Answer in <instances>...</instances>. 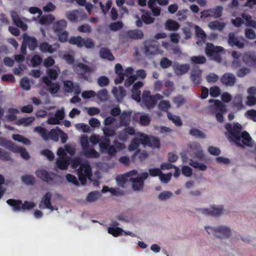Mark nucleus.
Here are the masks:
<instances>
[{
    "label": "nucleus",
    "mask_w": 256,
    "mask_h": 256,
    "mask_svg": "<svg viewBox=\"0 0 256 256\" xmlns=\"http://www.w3.org/2000/svg\"><path fill=\"white\" fill-rule=\"evenodd\" d=\"M225 127L228 130L226 135L228 140L237 146H252L253 144V141L247 132H240L242 126L238 123L227 124Z\"/></svg>",
    "instance_id": "obj_1"
},
{
    "label": "nucleus",
    "mask_w": 256,
    "mask_h": 256,
    "mask_svg": "<svg viewBox=\"0 0 256 256\" xmlns=\"http://www.w3.org/2000/svg\"><path fill=\"white\" fill-rule=\"evenodd\" d=\"M148 176V173L146 172H138L136 170H132L118 176L116 180L117 184L120 186H123L126 182L130 181L134 190H140L143 188L144 181Z\"/></svg>",
    "instance_id": "obj_2"
},
{
    "label": "nucleus",
    "mask_w": 256,
    "mask_h": 256,
    "mask_svg": "<svg viewBox=\"0 0 256 256\" xmlns=\"http://www.w3.org/2000/svg\"><path fill=\"white\" fill-rule=\"evenodd\" d=\"M204 230L208 234L220 240L230 238L234 232V230L230 226L225 224L215 226H204Z\"/></svg>",
    "instance_id": "obj_3"
},
{
    "label": "nucleus",
    "mask_w": 256,
    "mask_h": 256,
    "mask_svg": "<svg viewBox=\"0 0 256 256\" xmlns=\"http://www.w3.org/2000/svg\"><path fill=\"white\" fill-rule=\"evenodd\" d=\"M71 165L73 168L77 170V174L81 183L84 184L87 179H90L92 176V168L88 161L82 162L80 158H76L71 162Z\"/></svg>",
    "instance_id": "obj_4"
},
{
    "label": "nucleus",
    "mask_w": 256,
    "mask_h": 256,
    "mask_svg": "<svg viewBox=\"0 0 256 256\" xmlns=\"http://www.w3.org/2000/svg\"><path fill=\"white\" fill-rule=\"evenodd\" d=\"M144 146H148L153 148H158L160 146L159 140L153 136H148L144 134L138 132L136 134V136L131 142L128 147L130 151H133L137 150L139 146V142L138 140Z\"/></svg>",
    "instance_id": "obj_5"
},
{
    "label": "nucleus",
    "mask_w": 256,
    "mask_h": 256,
    "mask_svg": "<svg viewBox=\"0 0 256 256\" xmlns=\"http://www.w3.org/2000/svg\"><path fill=\"white\" fill-rule=\"evenodd\" d=\"M66 152L70 156H73L75 153V146L71 144H67L64 148H60L57 151L58 158L56 160V166L61 170H66L68 168L70 158L66 156Z\"/></svg>",
    "instance_id": "obj_6"
},
{
    "label": "nucleus",
    "mask_w": 256,
    "mask_h": 256,
    "mask_svg": "<svg viewBox=\"0 0 256 256\" xmlns=\"http://www.w3.org/2000/svg\"><path fill=\"white\" fill-rule=\"evenodd\" d=\"M6 203L12 207L14 212L25 211L33 208L36 206V204L33 202L24 201L22 202L20 200L9 199Z\"/></svg>",
    "instance_id": "obj_7"
},
{
    "label": "nucleus",
    "mask_w": 256,
    "mask_h": 256,
    "mask_svg": "<svg viewBox=\"0 0 256 256\" xmlns=\"http://www.w3.org/2000/svg\"><path fill=\"white\" fill-rule=\"evenodd\" d=\"M134 69L131 67H128L125 69V75L126 78L125 81V86H128L132 84L138 78H144L146 76V72L143 70H139L136 71V74H132Z\"/></svg>",
    "instance_id": "obj_8"
},
{
    "label": "nucleus",
    "mask_w": 256,
    "mask_h": 256,
    "mask_svg": "<svg viewBox=\"0 0 256 256\" xmlns=\"http://www.w3.org/2000/svg\"><path fill=\"white\" fill-rule=\"evenodd\" d=\"M80 143L84 154L88 158H98L99 154L91 146L88 142V136L83 135L80 137Z\"/></svg>",
    "instance_id": "obj_9"
},
{
    "label": "nucleus",
    "mask_w": 256,
    "mask_h": 256,
    "mask_svg": "<svg viewBox=\"0 0 256 256\" xmlns=\"http://www.w3.org/2000/svg\"><path fill=\"white\" fill-rule=\"evenodd\" d=\"M60 130V129L58 127L52 130L48 133L46 128L40 126L36 127L34 130V132L38 134L44 140L50 138L54 141L58 140Z\"/></svg>",
    "instance_id": "obj_10"
},
{
    "label": "nucleus",
    "mask_w": 256,
    "mask_h": 256,
    "mask_svg": "<svg viewBox=\"0 0 256 256\" xmlns=\"http://www.w3.org/2000/svg\"><path fill=\"white\" fill-rule=\"evenodd\" d=\"M224 50L222 47L220 46H215L211 43L206 44L205 48L206 55L211 60H214L218 62L221 61V58L218 53L224 52Z\"/></svg>",
    "instance_id": "obj_11"
},
{
    "label": "nucleus",
    "mask_w": 256,
    "mask_h": 256,
    "mask_svg": "<svg viewBox=\"0 0 256 256\" xmlns=\"http://www.w3.org/2000/svg\"><path fill=\"white\" fill-rule=\"evenodd\" d=\"M163 96L160 94L151 96L149 90H144L142 94V103L148 108H152L156 104V100H161Z\"/></svg>",
    "instance_id": "obj_12"
},
{
    "label": "nucleus",
    "mask_w": 256,
    "mask_h": 256,
    "mask_svg": "<svg viewBox=\"0 0 256 256\" xmlns=\"http://www.w3.org/2000/svg\"><path fill=\"white\" fill-rule=\"evenodd\" d=\"M64 58L68 63L72 64V68L74 70L81 74H84L86 72H92V70L90 67L84 64L78 63L74 64V56L70 54H64Z\"/></svg>",
    "instance_id": "obj_13"
},
{
    "label": "nucleus",
    "mask_w": 256,
    "mask_h": 256,
    "mask_svg": "<svg viewBox=\"0 0 256 256\" xmlns=\"http://www.w3.org/2000/svg\"><path fill=\"white\" fill-rule=\"evenodd\" d=\"M66 21L60 20L54 24V30L58 37L59 40L62 42L68 41V33L67 31L63 30V28L66 26Z\"/></svg>",
    "instance_id": "obj_14"
},
{
    "label": "nucleus",
    "mask_w": 256,
    "mask_h": 256,
    "mask_svg": "<svg viewBox=\"0 0 256 256\" xmlns=\"http://www.w3.org/2000/svg\"><path fill=\"white\" fill-rule=\"evenodd\" d=\"M242 18L238 17L235 19H232V23L236 27H240L244 23L243 19L246 21V25L256 28V21L252 20V16L246 14H242Z\"/></svg>",
    "instance_id": "obj_15"
},
{
    "label": "nucleus",
    "mask_w": 256,
    "mask_h": 256,
    "mask_svg": "<svg viewBox=\"0 0 256 256\" xmlns=\"http://www.w3.org/2000/svg\"><path fill=\"white\" fill-rule=\"evenodd\" d=\"M144 52L148 56L162 53L158 48V44L155 40L146 42L144 47Z\"/></svg>",
    "instance_id": "obj_16"
},
{
    "label": "nucleus",
    "mask_w": 256,
    "mask_h": 256,
    "mask_svg": "<svg viewBox=\"0 0 256 256\" xmlns=\"http://www.w3.org/2000/svg\"><path fill=\"white\" fill-rule=\"evenodd\" d=\"M210 103L214 102L213 108L217 112L216 116V120L219 122L223 121L222 114L226 112V106L223 104L220 101L216 100H209Z\"/></svg>",
    "instance_id": "obj_17"
},
{
    "label": "nucleus",
    "mask_w": 256,
    "mask_h": 256,
    "mask_svg": "<svg viewBox=\"0 0 256 256\" xmlns=\"http://www.w3.org/2000/svg\"><path fill=\"white\" fill-rule=\"evenodd\" d=\"M100 148L102 152L106 153L111 156H114L117 152L115 145L110 144L108 138H106V141L100 143Z\"/></svg>",
    "instance_id": "obj_18"
},
{
    "label": "nucleus",
    "mask_w": 256,
    "mask_h": 256,
    "mask_svg": "<svg viewBox=\"0 0 256 256\" xmlns=\"http://www.w3.org/2000/svg\"><path fill=\"white\" fill-rule=\"evenodd\" d=\"M24 44L27 45L30 50H33L36 46V40L34 38L29 36L25 34L24 35V44L21 48V52L24 54L26 53Z\"/></svg>",
    "instance_id": "obj_19"
},
{
    "label": "nucleus",
    "mask_w": 256,
    "mask_h": 256,
    "mask_svg": "<svg viewBox=\"0 0 256 256\" xmlns=\"http://www.w3.org/2000/svg\"><path fill=\"white\" fill-rule=\"evenodd\" d=\"M118 224L117 222L112 220L108 228V232L114 237H118L122 236L124 230L118 227Z\"/></svg>",
    "instance_id": "obj_20"
},
{
    "label": "nucleus",
    "mask_w": 256,
    "mask_h": 256,
    "mask_svg": "<svg viewBox=\"0 0 256 256\" xmlns=\"http://www.w3.org/2000/svg\"><path fill=\"white\" fill-rule=\"evenodd\" d=\"M52 197V194L50 192H46L42 198L41 202L40 204L39 207L40 208H48L50 211L57 210V208H54L51 205L50 200Z\"/></svg>",
    "instance_id": "obj_21"
},
{
    "label": "nucleus",
    "mask_w": 256,
    "mask_h": 256,
    "mask_svg": "<svg viewBox=\"0 0 256 256\" xmlns=\"http://www.w3.org/2000/svg\"><path fill=\"white\" fill-rule=\"evenodd\" d=\"M64 109L62 108L56 111L54 116H50L47 120V122L49 124H59L60 121L64 118Z\"/></svg>",
    "instance_id": "obj_22"
},
{
    "label": "nucleus",
    "mask_w": 256,
    "mask_h": 256,
    "mask_svg": "<svg viewBox=\"0 0 256 256\" xmlns=\"http://www.w3.org/2000/svg\"><path fill=\"white\" fill-rule=\"evenodd\" d=\"M246 104L249 106L256 104V87L251 86L247 90Z\"/></svg>",
    "instance_id": "obj_23"
},
{
    "label": "nucleus",
    "mask_w": 256,
    "mask_h": 256,
    "mask_svg": "<svg viewBox=\"0 0 256 256\" xmlns=\"http://www.w3.org/2000/svg\"><path fill=\"white\" fill-rule=\"evenodd\" d=\"M64 86L65 90L68 92H73L78 94L80 92V88L78 84H74L70 80L64 81Z\"/></svg>",
    "instance_id": "obj_24"
},
{
    "label": "nucleus",
    "mask_w": 256,
    "mask_h": 256,
    "mask_svg": "<svg viewBox=\"0 0 256 256\" xmlns=\"http://www.w3.org/2000/svg\"><path fill=\"white\" fill-rule=\"evenodd\" d=\"M144 86V83L141 82H138L135 83L132 90V98L137 102H140L141 98L140 96V88H142Z\"/></svg>",
    "instance_id": "obj_25"
},
{
    "label": "nucleus",
    "mask_w": 256,
    "mask_h": 256,
    "mask_svg": "<svg viewBox=\"0 0 256 256\" xmlns=\"http://www.w3.org/2000/svg\"><path fill=\"white\" fill-rule=\"evenodd\" d=\"M243 40L244 38H239L236 37L234 34L232 33L229 34L228 42L229 44L232 46H236L239 48H242L244 46Z\"/></svg>",
    "instance_id": "obj_26"
},
{
    "label": "nucleus",
    "mask_w": 256,
    "mask_h": 256,
    "mask_svg": "<svg viewBox=\"0 0 256 256\" xmlns=\"http://www.w3.org/2000/svg\"><path fill=\"white\" fill-rule=\"evenodd\" d=\"M205 212L213 216H218L223 214L224 212L222 206H211L204 210Z\"/></svg>",
    "instance_id": "obj_27"
},
{
    "label": "nucleus",
    "mask_w": 256,
    "mask_h": 256,
    "mask_svg": "<svg viewBox=\"0 0 256 256\" xmlns=\"http://www.w3.org/2000/svg\"><path fill=\"white\" fill-rule=\"evenodd\" d=\"M190 150L192 154L194 157L198 158H202L204 156V153L200 146L198 144H193L190 146Z\"/></svg>",
    "instance_id": "obj_28"
},
{
    "label": "nucleus",
    "mask_w": 256,
    "mask_h": 256,
    "mask_svg": "<svg viewBox=\"0 0 256 256\" xmlns=\"http://www.w3.org/2000/svg\"><path fill=\"white\" fill-rule=\"evenodd\" d=\"M174 72L178 75H181L186 73L190 68L188 64H174L172 66Z\"/></svg>",
    "instance_id": "obj_29"
},
{
    "label": "nucleus",
    "mask_w": 256,
    "mask_h": 256,
    "mask_svg": "<svg viewBox=\"0 0 256 256\" xmlns=\"http://www.w3.org/2000/svg\"><path fill=\"white\" fill-rule=\"evenodd\" d=\"M221 81L226 86H232L234 84L236 78L234 75L227 73L222 76Z\"/></svg>",
    "instance_id": "obj_30"
},
{
    "label": "nucleus",
    "mask_w": 256,
    "mask_h": 256,
    "mask_svg": "<svg viewBox=\"0 0 256 256\" xmlns=\"http://www.w3.org/2000/svg\"><path fill=\"white\" fill-rule=\"evenodd\" d=\"M115 72L118 74L117 78L114 80L115 83L116 84H118L122 82L124 78H126V75L125 71L124 72V73L122 72V66L120 64H118L116 65Z\"/></svg>",
    "instance_id": "obj_31"
},
{
    "label": "nucleus",
    "mask_w": 256,
    "mask_h": 256,
    "mask_svg": "<svg viewBox=\"0 0 256 256\" xmlns=\"http://www.w3.org/2000/svg\"><path fill=\"white\" fill-rule=\"evenodd\" d=\"M59 47V44H56L53 46L49 44L47 42H43L40 45V50L44 52L52 53L56 51Z\"/></svg>",
    "instance_id": "obj_32"
},
{
    "label": "nucleus",
    "mask_w": 256,
    "mask_h": 256,
    "mask_svg": "<svg viewBox=\"0 0 256 256\" xmlns=\"http://www.w3.org/2000/svg\"><path fill=\"white\" fill-rule=\"evenodd\" d=\"M36 176L44 181L50 182L52 180V176L44 169H40L36 172Z\"/></svg>",
    "instance_id": "obj_33"
},
{
    "label": "nucleus",
    "mask_w": 256,
    "mask_h": 256,
    "mask_svg": "<svg viewBox=\"0 0 256 256\" xmlns=\"http://www.w3.org/2000/svg\"><path fill=\"white\" fill-rule=\"evenodd\" d=\"M112 93L118 101L121 100L126 94L125 90L122 87L114 88Z\"/></svg>",
    "instance_id": "obj_34"
},
{
    "label": "nucleus",
    "mask_w": 256,
    "mask_h": 256,
    "mask_svg": "<svg viewBox=\"0 0 256 256\" xmlns=\"http://www.w3.org/2000/svg\"><path fill=\"white\" fill-rule=\"evenodd\" d=\"M226 24L222 22L215 20L210 22L208 24V28L212 30H222L225 28Z\"/></svg>",
    "instance_id": "obj_35"
},
{
    "label": "nucleus",
    "mask_w": 256,
    "mask_h": 256,
    "mask_svg": "<svg viewBox=\"0 0 256 256\" xmlns=\"http://www.w3.org/2000/svg\"><path fill=\"white\" fill-rule=\"evenodd\" d=\"M11 16L14 23L18 26L22 28L24 30L27 29L28 26L21 20L16 12H11Z\"/></svg>",
    "instance_id": "obj_36"
},
{
    "label": "nucleus",
    "mask_w": 256,
    "mask_h": 256,
    "mask_svg": "<svg viewBox=\"0 0 256 256\" xmlns=\"http://www.w3.org/2000/svg\"><path fill=\"white\" fill-rule=\"evenodd\" d=\"M44 83L49 86L50 92L52 94H54L58 92L60 89V86L58 84H52L50 80L45 76L43 78Z\"/></svg>",
    "instance_id": "obj_37"
},
{
    "label": "nucleus",
    "mask_w": 256,
    "mask_h": 256,
    "mask_svg": "<svg viewBox=\"0 0 256 256\" xmlns=\"http://www.w3.org/2000/svg\"><path fill=\"white\" fill-rule=\"evenodd\" d=\"M19 112V110L16 108H9L8 109V114L5 116V120L8 122L16 120V114Z\"/></svg>",
    "instance_id": "obj_38"
},
{
    "label": "nucleus",
    "mask_w": 256,
    "mask_h": 256,
    "mask_svg": "<svg viewBox=\"0 0 256 256\" xmlns=\"http://www.w3.org/2000/svg\"><path fill=\"white\" fill-rule=\"evenodd\" d=\"M130 112H123L120 116V126H126L130 124Z\"/></svg>",
    "instance_id": "obj_39"
},
{
    "label": "nucleus",
    "mask_w": 256,
    "mask_h": 256,
    "mask_svg": "<svg viewBox=\"0 0 256 256\" xmlns=\"http://www.w3.org/2000/svg\"><path fill=\"white\" fill-rule=\"evenodd\" d=\"M243 96L240 94H236L232 102L233 106L236 107L238 110H240L244 108V105L242 102Z\"/></svg>",
    "instance_id": "obj_40"
},
{
    "label": "nucleus",
    "mask_w": 256,
    "mask_h": 256,
    "mask_svg": "<svg viewBox=\"0 0 256 256\" xmlns=\"http://www.w3.org/2000/svg\"><path fill=\"white\" fill-rule=\"evenodd\" d=\"M165 28L169 30H176L180 28V25L176 22L168 19L165 23Z\"/></svg>",
    "instance_id": "obj_41"
},
{
    "label": "nucleus",
    "mask_w": 256,
    "mask_h": 256,
    "mask_svg": "<svg viewBox=\"0 0 256 256\" xmlns=\"http://www.w3.org/2000/svg\"><path fill=\"white\" fill-rule=\"evenodd\" d=\"M11 150L14 152L20 153L21 156L24 159H28L29 158L28 153L23 148L14 145Z\"/></svg>",
    "instance_id": "obj_42"
},
{
    "label": "nucleus",
    "mask_w": 256,
    "mask_h": 256,
    "mask_svg": "<svg viewBox=\"0 0 256 256\" xmlns=\"http://www.w3.org/2000/svg\"><path fill=\"white\" fill-rule=\"evenodd\" d=\"M189 164L193 168L202 171H205L207 169V166L205 164L192 160H190Z\"/></svg>",
    "instance_id": "obj_43"
},
{
    "label": "nucleus",
    "mask_w": 256,
    "mask_h": 256,
    "mask_svg": "<svg viewBox=\"0 0 256 256\" xmlns=\"http://www.w3.org/2000/svg\"><path fill=\"white\" fill-rule=\"evenodd\" d=\"M202 72L200 70H195L191 74V79L195 84H198L200 82V74Z\"/></svg>",
    "instance_id": "obj_44"
},
{
    "label": "nucleus",
    "mask_w": 256,
    "mask_h": 256,
    "mask_svg": "<svg viewBox=\"0 0 256 256\" xmlns=\"http://www.w3.org/2000/svg\"><path fill=\"white\" fill-rule=\"evenodd\" d=\"M168 117L169 120L172 121V122L178 126H182V122L180 116L176 115H174L171 113L168 112Z\"/></svg>",
    "instance_id": "obj_45"
},
{
    "label": "nucleus",
    "mask_w": 256,
    "mask_h": 256,
    "mask_svg": "<svg viewBox=\"0 0 256 256\" xmlns=\"http://www.w3.org/2000/svg\"><path fill=\"white\" fill-rule=\"evenodd\" d=\"M82 38L81 36H72L68 40V42L73 45H76L78 48H82Z\"/></svg>",
    "instance_id": "obj_46"
},
{
    "label": "nucleus",
    "mask_w": 256,
    "mask_h": 256,
    "mask_svg": "<svg viewBox=\"0 0 256 256\" xmlns=\"http://www.w3.org/2000/svg\"><path fill=\"white\" fill-rule=\"evenodd\" d=\"M244 61L250 66H256V58L249 54H245L243 56Z\"/></svg>",
    "instance_id": "obj_47"
},
{
    "label": "nucleus",
    "mask_w": 256,
    "mask_h": 256,
    "mask_svg": "<svg viewBox=\"0 0 256 256\" xmlns=\"http://www.w3.org/2000/svg\"><path fill=\"white\" fill-rule=\"evenodd\" d=\"M190 134L198 138L203 139L206 138V134L201 130L197 128H192L190 130Z\"/></svg>",
    "instance_id": "obj_48"
},
{
    "label": "nucleus",
    "mask_w": 256,
    "mask_h": 256,
    "mask_svg": "<svg viewBox=\"0 0 256 256\" xmlns=\"http://www.w3.org/2000/svg\"><path fill=\"white\" fill-rule=\"evenodd\" d=\"M34 120V117H28L26 118H22L19 119L16 122L17 124H22L24 126H30Z\"/></svg>",
    "instance_id": "obj_49"
},
{
    "label": "nucleus",
    "mask_w": 256,
    "mask_h": 256,
    "mask_svg": "<svg viewBox=\"0 0 256 256\" xmlns=\"http://www.w3.org/2000/svg\"><path fill=\"white\" fill-rule=\"evenodd\" d=\"M12 138L16 141L20 142L26 145H30L31 144L30 141L26 138L20 134H13Z\"/></svg>",
    "instance_id": "obj_50"
},
{
    "label": "nucleus",
    "mask_w": 256,
    "mask_h": 256,
    "mask_svg": "<svg viewBox=\"0 0 256 256\" xmlns=\"http://www.w3.org/2000/svg\"><path fill=\"white\" fill-rule=\"evenodd\" d=\"M100 196V194L98 192H92L88 194L86 196V200L90 202H92L97 200Z\"/></svg>",
    "instance_id": "obj_51"
},
{
    "label": "nucleus",
    "mask_w": 256,
    "mask_h": 256,
    "mask_svg": "<svg viewBox=\"0 0 256 256\" xmlns=\"http://www.w3.org/2000/svg\"><path fill=\"white\" fill-rule=\"evenodd\" d=\"M100 56L103 58L112 60L114 59L113 56L108 50L102 48L100 51Z\"/></svg>",
    "instance_id": "obj_52"
},
{
    "label": "nucleus",
    "mask_w": 256,
    "mask_h": 256,
    "mask_svg": "<svg viewBox=\"0 0 256 256\" xmlns=\"http://www.w3.org/2000/svg\"><path fill=\"white\" fill-rule=\"evenodd\" d=\"M171 106L170 102L166 100H161L158 104V108L162 111L168 112Z\"/></svg>",
    "instance_id": "obj_53"
},
{
    "label": "nucleus",
    "mask_w": 256,
    "mask_h": 256,
    "mask_svg": "<svg viewBox=\"0 0 256 256\" xmlns=\"http://www.w3.org/2000/svg\"><path fill=\"white\" fill-rule=\"evenodd\" d=\"M232 56L233 58V66L236 68L238 66L240 63V54L239 53L237 52H232Z\"/></svg>",
    "instance_id": "obj_54"
},
{
    "label": "nucleus",
    "mask_w": 256,
    "mask_h": 256,
    "mask_svg": "<svg viewBox=\"0 0 256 256\" xmlns=\"http://www.w3.org/2000/svg\"><path fill=\"white\" fill-rule=\"evenodd\" d=\"M21 180L26 184H32L34 182V178L32 175H24L22 177Z\"/></svg>",
    "instance_id": "obj_55"
},
{
    "label": "nucleus",
    "mask_w": 256,
    "mask_h": 256,
    "mask_svg": "<svg viewBox=\"0 0 256 256\" xmlns=\"http://www.w3.org/2000/svg\"><path fill=\"white\" fill-rule=\"evenodd\" d=\"M212 17L214 18H218L222 16V8L220 6H218L216 8L210 10Z\"/></svg>",
    "instance_id": "obj_56"
},
{
    "label": "nucleus",
    "mask_w": 256,
    "mask_h": 256,
    "mask_svg": "<svg viewBox=\"0 0 256 256\" xmlns=\"http://www.w3.org/2000/svg\"><path fill=\"white\" fill-rule=\"evenodd\" d=\"M74 126L78 130H82L84 132H88L90 131L89 126L84 123L76 124Z\"/></svg>",
    "instance_id": "obj_57"
},
{
    "label": "nucleus",
    "mask_w": 256,
    "mask_h": 256,
    "mask_svg": "<svg viewBox=\"0 0 256 256\" xmlns=\"http://www.w3.org/2000/svg\"><path fill=\"white\" fill-rule=\"evenodd\" d=\"M194 28L197 36L201 39L202 42H204L206 38V34L198 26H195Z\"/></svg>",
    "instance_id": "obj_58"
},
{
    "label": "nucleus",
    "mask_w": 256,
    "mask_h": 256,
    "mask_svg": "<svg viewBox=\"0 0 256 256\" xmlns=\"http://www.w3.org/2000/svg\"><path fill=\"white\" fill-rule=\"evenodd\" d=\"M54 20V18L51 16H42L39 20V22L42 24H48L52 22Z\"/></svg>",
    "instance_id": "obj_59"
},
{
    "label": "nucleus",
    "mask_w": 256,
    "mask_h": 256,
    "mask_svg": "<svg viewBox=\"0 0 256 256\" xmlns=\"http://www.w3.org/2000/svg\"><path fill=\"white\" fill-rule=\"evenodd\" d=\"M173 196L172 193L170 191H164L160 194L158 198L160 200H166Z\"/></svg>",
    "instance_id": "obj_60"
},
{
    "label": "nucleus",
    "mask_w": 256,
    "mask_h": 256,
    "mask_svg": "<svg viewBox=\"0 0 256 256\" xmlns=\"http://www.w3.org/2000/svg\"><path fill=\"white\" fill-rule=\"evenodd\" d=\"M59 72V68L56 66L53 68L48 70V74L52 79H56Z\"/></svg>",
    "instance_id": "obj_61"
},
{
    "label": "nucleus",
    "mask_w": 256,
    "mask_h": 256,
    "mask_svg": "<svg viewBox=\"0 0 256 256\" xmlns=\"http://www.w3.org/2000/svg\"><path fill=\"white\" fill-rule=\"evenodd\" d=\"M82 47H85L88 48H92L94 47V41L90 38H82Z\"/></svg>",
    "instance_id": "obj_62"
},
{
    "label": "nucleus",
    "mask_w": 256,
    "mask_h": 256,
    "mask_svg": "<svg viewBox=\"0 0 256 256\" xmlns=\"http://www.w3.org/2000/svg\"><path fill=\"white\" fill-rule=\"evenodd\" d=\"M206 58L204 56H194L191 57L190 61L194 64H202L206 62Z\"/></svg>",
    "instance_id": "obj_63"
},
{
    "label": "nucleus",
    "mask_w": 256,
    "mask_h": 256,
    "mask_svg": "<svg viewBox=\"0 0 256 256\" xmlns=\"http://www.w3.org/2000/svg\"><path fill=\"white\" fill-rule=\"evenodd\" d=\"M102 130L105 136L104 141H106V138L114 136L115 134V131L114 130L110 129L106 126L102 128Z\"/></svg>",
    "instance_id": "obj_64"
}]
</instances>
